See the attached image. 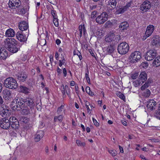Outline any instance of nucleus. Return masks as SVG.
Masks as SVG:
<instances>
[{
    "instance_id": "obj_7",
    "label": "nucleus",
    "mask_w": 160,
    "mask_h": 160,
    "mask_svg": "<svg viewBox=\"0 0 160 160\" xmlns=\"http://www.w3.org/2000/svg\"><path fill=\"white\" fill-rule=\"evenodd\" d=\"M154 29V27L153 25H150L148 26L145 33L143 36V40H145L146 38L150 36L153 32Z\"/></svg>"
},
{
    "instance_id": "obj_32",
    "label": "nucleus",
    "mask_w": 160,
    "mask_h": 160,
    "mask_svg": "<svg viewBox=\"0 0 160 160\" xmlns=\"http://www.w3.org/2000/svg\"><path fill=\"white\" fill-rule=\"evenodd\" d=\"M20 91L21 92L24 93L25 94H27L29 92V89L23 86H20L19 87Z\"/></svg>"
},
{
    "instance_id": "obj_30",
    "label": "nucleus",
    "mask_w": 160,
    "mask_h": 160,
    "mask_svg": "<svg viewBox=\"0 0 160 160\" xmlns=\"http://www.w3.org/2000/svg\"><path fill=\"white\" fill-rule=\"evenodd\" d=\"M117 2L116 0H109L108 2L107 5L111 7L114 8H115L117 5Z\"/></svg>"
},
{
    "instance_id": "obj_28",
    "label": "nucleus",
    "mask_w": 160,
    "mask_h": 160,
    "mask_svg": "<svg viewBox=\"0 0 160 160\" xmlns=\"http://www.w3.org/2000/svg\"><path fill=\"white\" fill-rule=\"evenodd\" d=\"M129 25L126 22H124L121 23L119 25V28L121 30L126 29L128 27Z\"/></svg>"
},
{
    "instance_id": "obj_63",
    "label": "nucleus",
    "mask_w": 160,
    "mask_h": 160,
    "mask_svg": "<svg viewBox=\"0 0 160 160\" xmlns=\"http://www.w3.org/2000/svg\"><path fill=\"white\" fill-rule=\"evenodd\" d=\"M61 91L62 93H65V90H64V87L63 85H62L61 86Z\"/></svg>"
},
{
    "instance_id": "obj_56",
    "label": "nucleus",
    "mask_w": 160,
    "mask_h": 160,
    "mask_svg": "<svg viewBox=\"0 0 160 160\" xmlns=\"http://www.w3.org/2000/svg\"><path fill=\"white\" fill-rule=\"evenodd\" d=\"M21 14H25L26 12L25 9L24 8H22L20 10Z\"/></svg>"
},
{
    "instance_id": "obj_33",
    "label": "nucleus",
    "mask_w": 160,
    "mask_h": 160,
    "mask_svg": "<svg viewBox=\"0 0 160 160\" xmlns=\"http://www.w3.org/2000/svg\"><path fill=\"white\" fill-rule=\"evenodd\" d=\"M153 65L157 67L160 65V57H157L155 58L154 61L153 62Z\"/></svg>"
},
{
    "instance_id": "obj_59",
    "label": "nucleus",
    "mask_w": 160,
    "mask_h": 160,
    "mask_svg": "<svg viewBox=\"0 0 160 160\" xmlns=\"http://www.w3.org/2000/svg\"><path fill=\"white\" fill-rule=\"evenodd\" d=\"M86 91L87 93H89L90 91V87H86Z\"/></svg>"
},
{
    "instance_id": "obj_51",
    "label": "nucleus",
    "mask_w": 160,
    "mask_h": 160,
    "mask_svg": "<svg viewBox=\"0 0 160 160\" xmlns=\"http://www.w3.org/2000/svg\"><path fill=\"white\" fill-rule=\"evenodd\" d=\"M51 13L53 18H58L57 14L55 11L52 10Z\"/></svg>"
},
{
    "instance_id": "obj_35",
    "label": "nucleus",
    "mask_w": 160,
    "mask_h": 160,
    "mask_svg": "<svg viewBox=\"0 0 160 160\" xmlns=\"http://www.w3.org/2000/svg\"><path fill=\"white\" fill-rule=\"evenodd\" d=\"M63 119V116L62 115H60L58 116H55L54 118V120L56 122H61Z\"/></svg>"
},
{
    "instance_id": "obj_21",
    "label": "nucleus",
    "mask_w": 160,
    "mask_h": 160,
    "mask_svg": "<svg viewBox=\"0 0 160 160\" xmlns=\"http://www.w3.org/2000/svg\"><path fill=\"white\" fill-rule=\"evenodd\" d=\"M44 132L42 130H40L37 132L34 138L36 142H38L43 137Z\"/></svg>"
},
{
    "instance_id": "obj_26",
    "label": "nucleus",
    "mask_w": 160,
    "mask_h": 160,
    "mask_svg": "<svg viewBox=\"0 0 160 160\" xmlns=\"http://www.w3.org/2000/svg\"><path fill=\"white\" fill-rule=\"evenodd\" d=\"M5 34L7 37H13L14 36L15 33L12 29L10 28L6 31Z\"/></svg>"
},
{
    "instance_id": "obj_37",
    "label": "nucleus",
    "mask_w": 160,
    "mask_h": 160,
    "mask_svg": "<svg viewBox=\"0 0 160 160\" xmlns=\"http://www.w3.org/2000/svg\"><path fill=\"white\" fill-rule=\"evenodd\" d=\"M155 116L157 118L160 119V104L159 105L158 109L157 110Z\"/></svg>"
},
{
    "instance_id": "obj_40",
    "label": "nucleus",
    "mask_w": 160,
    "mask_h": 160,
    "mask_svg": "<svg viewBox=\"0 0 160 160\" xmlns=\"http://www.w3.org/2000/svg\"><path fill=\"white\" fill-rule=\"evenodd\" d=\"M76 143L78 146L84 147L85 145V143L82 142L79 140H76Z\"/></svg>"
},
{
    "instance_id": "obj_20",
    "label": "nucleus",
    "mask_w": 160,
    "mask_h": 160,
    "mask_svg": "<svg viewBox=\"0 0 160 160\" xmlns=\"http://www.w3.org/2000/svg\"><path fill=\"white\" fill-rule=\"evenodd\" d=\"M17 102L18 101L17 98L14 99L11 102V107L14 110H20V106L18 105Z\"/></svg>"
},
{
    "instance_id": "obj_8",
    "label": "nucleus",
    "mask_w": 160,
    "mask_h": 160,
    "mask_svg": "<svg viewBox=\"0 0 160 160\" xmlns=\"http://www.w3.org/2000/svg\"><path fill=\"white\" fill-rule=\"evenodd\" d=\"M157 55V52L154 49L148 51L145 55V58L148 61L153 60Z\"/></svg>"
},
{
    "instance_id": "obj_16",
    "label": "nucleus",
    "mask_w": 160,
    "mask_h": 160,
    "mask_svg": "<svg viewBox=\"0 0 160 160\" xmlns=\"http://www.w3.org/2000/svg\"><path fill=\"white\" fill-rule=\"evenodd\" d=\"M18 27L19 29L22 31H28V23L26 22L23 21L20 22L18 24Z\"/></svg>"
},
{
    "instance_id": "obj_58",
    "label": "nucleus",
    "mask_w": 160,
    "mask_h": 160,
    "mask_svg": "<svg viewBox=\"0 0 160 160\" xmlns=\"http://www.w3.org/2000/svg\"><path fill=\"white\" fill-rule=\"evenodd\" d=\"M97 7V5H92V6H90V8L91 9H95Z\"/></svg>"
},
{
    "instance_id": "obj_36",
    "label": "nucleus",
    "mask_w": 160,
    "mask_h": 160,
    "mask_svg": "<svg viewBox=\"0 0 160 160\" xmlns=\"http://www.w3.org/2000/svg\"><path fill=\"white\" fill-rule=\"evenodd\" d=\"M20 121L22 122L25 123H27L28 122L29 119L27 117H22L20 118Z\"/></svg>"
},
{
    "instance_id": "obj_48",
    "label": "nucleus",
    "mask_w": 160,
    "mask_h": 160,
    "mask_svg": "<svg viewBox=\"0 0 160 160\" xmlns=\"http://www.w3.org/2000/svg\"><path fill=\"white\" fill-rule=\"evenodd\" d=\"M65 63V60L64 58L62 60H59V66L61 67L62 65Z\"/></svg>"
},
{
    "instance_id": "obj_14",
    "label": "nucleus",
    "mask_w": 160,
    "mask_h": 160,
    "mask_svg": "<svg viewBox=\"0 0 160 160\" xmlns=\"http://www.w3.org/2000/svg\"><path fill=\"white\" fill-rule=\"evenodd\" d=\"M151 7L150 2L148 1H144L141 5L140 10L143 12H147L148 10L150 9Z\"/></svg>"
},
{
    "instance_id": "obj_57",
    "label": "nucleus",
    "mask_w": 160,
    "mask_h": 160,
    "mask_svg": "<svg viewBox=\"0 0 160 160\" xmlns=\"http://www.w3.org/2000/svg\"><path fill=\"white\" fill-rule=\"evenodd\" d=\"M57 3V2L56 0H51V4L53 5H55Z\"/></svg>"
},
{
    "instance_id": "obj_52",
    "label": "nucleus",
    "mask_w": 160,
    "mask_h": 160,
    "mask_svg": "<svg viewBox=\"0 0 160 160\" xmlns=\"http://www.w3.org/2000/svg\"><path fill=\"white\" fill-rule=\"evenodd\" d=\"M138 76L137 73H134L132 75L131 78L133 79H135L137 78Z\"/></svg>"
},
{
    "instance_id": "obj_5",
    "label": "nucleus",
    "mask_w": 160,
    "mask_h": 160,
    "mask_svg": "<svg viewBox=\"0 0 160 160\" xmlns=\"http://www.w3.org/2000/svg\"><path fill=\"white\" fill-rule=\"evenodd\" d=\"M108 18V14L106 12H104L96 18V21L99 24H103L107 20Z\"/></svg>"
},
{
    "instance_id": "obj_4",
    "label": "nucleus",
    "mask_w": 160,
    "mask_h": 160,
    "mask_svg": "<svg viewBox=\"0 0 160 160\" xmlns=\"http://www.w3.org/2000/svg\"><path fill=\"white\" fill-rule=\"evenodd\" d=\"M141 58V53L138 51H135L130 54L129 59L130 62L134 63L138 61Z\"/></svg>"
},
{
    "instance_id": "obj_24",
    "label": "nucleus",
    "mask_w": 160,
    "mask_h": 160,
    "mask_svg": "<svg viewBox=\"0 0 160 160\" xmlns=\"http://www.w3.org/2000/svg\"><path fill=\"white\" fill-rule=\"evenodd\" d=\"M18 79L20 81L23 82L26 81L27 78V74L24 72H22L17 75Z\"/></svg>"
},
{
    "instance_id": "obj_25",
    "label": "nucleus",
    "mask_w": 160,
    "mask_h": 160,
    "mask_svg": "<svg viewBox=\"0 0 160 160\" xmlns=\"http://www.w3.org/2000/svg\"><path fill=\"white\" fill-rule=\"evenodd\" d=\"M147 78V74L145 72H141L139 77V79L142 82H144Z\"/></svg>"
},
{
    "instance_id": "obj_22",
    "label": "nucleus",
    "mask_w": 160,
    "mask_h": 160,
    "mask_svg": "<svg viewBox=\"0 0 160 160\" xmlns=\"http://www.w3.org/2000/svg\"><path fill=\"white\" fill-rule=\"evenodd\" d=\"M25 102V105H28L30 108L32 109V108L33 107L34 105L33 99L30 98H27L26 99H24Z\"/></svg>"
},
{
    "instance_id": "obj_42",
    "label": "nucleus",
    "mask_w": 160,
    "mask_h": 160,
    "mask_svg": "<svg viewBox=\"0 0 160 160\" xmlns=\"http://www.w3.org/2000/svg\"><path fill=\"white\" fill-rule=\"evenodd\" d=\"M117 96L120 98L121 99L124 100L125 99V97L124 95L121 92H118L117 94Z\"/></svg>"
},
{
    "instance_id": "obj_34",
    "label": "nucleus",
    "mask_w": 160,
    "mask_h": 160,
    "mask_svg": "<svg viewBox=\"0 0 160 160\" xmlns=\"http://www.w3.org/2000/svg\"><path fill=\"white\" fill-rule=\"evenodd\" d=\"M133 84L135 87H138L142 84L144 82L138 79L133 82Z\"/></svg>"
},
{
    "instance_id": "obj_17",
    "label": "nucleus",
    "mask_w": 160,
    "mask_h": 160,
    "mask_svg": "<svg viewBox=\"0 0 160 160\" xmlns=\"http://www.w3.org/2000/svg\"><path fill=\"white\" fill-rule=\"evenodd\" d=\"M147 107L149 110H152L155 108V107L156 105V102L153 100H150L147 102Z\"/></svg>"
},
{
    "instance_id": "obj_9",
    "label": "nucleus",
    "mask_w": 160,
    "mask_h": 160,
    "mask_svg": "<svg viewBox=\"0 0 160 160\" xmlns=\"http://www.w3.org/2000/svg\"><path fill=\"white\" fill-rule=\"evenodd\" d=\"M0 127L3 129H8L10 127V119L2 118L0 121Z\"/></svg>"
},
{
    "instance_id": "obj_6",
    "label": "nucleus",
    "mask_w": 160,
    "mask_h": 160,
    "mask_svg": "<svg viewBox=\"0 0 160 160\" xmlns=\"http://www.w3.org/2000/svg\"><path fill=\"white\" fill-rule=\"evenodd\" d=\"M29 33V30L26 32L27 34L24 33L23 32L21 31L18 32L16 34L17 38L21 42H24L27 41V37Z\"/></svg>"
},
{
    "instance_id": "obj_31",
    "label": "nucleus",
    "mask_w": 160,
    "mask_h": 160,
    "mask_svg": "<svg viewBox=\"0 0 160 160\" xmlns=\"http://www.w3.org/2000/svg\"><path fill=\"white\" fill-rule=\"evenodd\" d=\"M18 104L20 106V110L22 109L23 107L25 105L24 99L23 98H17Z\"/></svg>"
},
{
    "instance_id": "obj_55",
    "label": "nucleus",
    "mask_w": 160,
    "mask_h": 160,
    "mask_svg": "<svg viewBox=\"0 0 160 160\" xmlns=\"http://www.w3.org/2000/svg\"><path fill=\"white\" fill-rule=\"evenodd\" d=\"M63 73L64 77H66L67 76V70L65 68L63 69Z\"/></svg>"
},
{
    "instance_id": "obj_50",
    "label": "nucleus",
    "mask_w": 160,
    "mask_h": 160,
    "mask_svg": "<svg viewBox=\"0 0 160 160\" xmlns=\"http://www.w3.org/2000/svg\"><path fill=\"white\" fill-rule=\"evenodd\" d=\"M105 25L108 27H110L112 25V23L110 21H108L105 23Z\"/></svg>"
},
{
    "instance_id": "obj_19",
    "label": "nucleus",
    "mask_w": 160,
    "mask_h": 160,
    "mask_svg": "<svg viewBox=\"0 0 160 160\" xmlns=\"http://www.w3.org/2000/svg\"><path fill=\"white\" fill-rule=\"evenodd\" d=\"M8 56V52L6 49L4 47L0 48V59L4 60Z\"/></svg>"
},
{
    "instance_id": "obj_62",
    "label": "nucleus",
    "mask_w": 160,
    "mask_h": 160,
    "mask_svg": "<svg viewBox=\"0 0 160 160\" xmlns=\"http://www.w3.org/2000/svg\"><path fill=\"white\" fill-rule=\"evenodd\" d=\"M70 84L71 86H73L75 84V83L74 81H72L70 82Z\"/></svg>"
},
{
    "instance_id": "obj_49",
    "label": "nucleus",
    "mask_w": 160,
    "mask_h": 160,
    "mask_svg": "<svg viewBox=\"0 0 160 160\" xmlns=\"http://www.w3.org/2000/svg\"><path fill=\"white\" fill-rule=\"evenodd\" d=\"M121 39V36L120 35H117L114 37V42H118L119 41V40Z\"/></svg>"
},
{
    "instance_id": "obj_43",
    "label": "nucleus",
    "mask_w": 160,
    "mask_h": 160,
    "mask_svg": "<svg viewBox=\"0 0 160 160\" xmlns=\"http://www.w3.org/2000/svg\"><path fill=\"white\" fill-rule=\"evenodd\" d=\"M53 23L54 24V25L56 27H58L59 25L58 22V18H53Z\"/></svg>"
},
{
    "instance_id": "obj_3",
    "label": "nucleus",
    "mask_w": 160,
    "mask_h": 160,
    "mask_svg": "<svg viewBox=\"0 0 160 160\" xmlns=\"http://www.w3.org/2000/svg\"><path fill=\"white\" fill-rule=\"evenodd\" d=\"M129 49V46L128 43L125 42L121 43L118 46V52L121 54H126L128 52Z\"/></svg>"
},
{
    "instance_id": "obj_27",
    "label": "nucleus",
    "mask_w": 160,
    "mask_h": 160,
    "mask_svg": "<svg viewBox=\"0 0 160 160\" xmlns=\"http://www.w3.org/2000/svg\"><path fill=\"white\" fill-rule=\"evenodd\" d=\"M104 49L106 52L109 54L113 53L114 50L113 46L111 45L105 47Z\"/></svg>"
},
{
    "instance_id": "obj_46",
    "label": "nucleus",
    "mask_w": 160,
    "mask_h": 160,
    "mask_svg": "<svg viewBox=\"0 0 160 160\" xmlns=\"http://www.w3.org/2000/svg\"><path fill=\"white\" fill-rule=\"evenodd\" d=\"M92 120L94 125L97 127H98L99 125V124L97 120L93 118H92Z\"/></svg>"
},
{
    "instance_id": "obj_44",
    "label": "nucleus",
    "mask_w": 160,
    "mask_h": 160,
    "mask_svg": "<svg viewBox=\"0 0 160 160\" xmlns=\"http://www.w3.org/2000/svg\"><path fill=\"white\" fill-rule=\"evenodd\" d=\"M148 65V63L147 62H142L141 65V67L144 69L147 68Z\"/></svg>"
},
{
    "instance_id": "obj_18",
    "label": "nucleus",
    "mask_w": 160,
    "mask_h": 160,
    "mask_svg": "<svg viewBox=\"0 0 160 160\" xmlns=\"http://www.w3.org/2000/svg\"><path fill=\"white\" fill-rule=\"evenodd\" d=\"M131 2L128 3L125 6L119 8L116 11V13L118 14L124 12L129 7L132 6V5H131Z\"/></svg>"
},
{
    "instance_id": "obj_39",
    "label": "nucleus",
    "mask_w": 160,
    "mask_h": 160,
    "mask_svg": "<svg viewBox=\"0 0 160 160\" xmlns=\"http://www.w3.org/2000/svg\"><path fill=\"white\" fill-rule=\"evenodd\" d=\"M92 106L89 103H87L86 104V107L87 108L88 112H91V111L92 110Z\"/></svg>"
},
{
    "instance_id": "obj_2",
    "label": "nucleus",
    "mask_w": 160,
    "mask_h": 160,
    "mask_svg": "<svg viewBox=\"0 0 160 160\" xmlns=\"http://www.w3.org/2000/svg\"><path fill=\"white\" fill-rule=\"evenodd\" d=\"M4 85L7 88L11 89H15L18 86L16 80L12 77H9L6 78L4 82Z\"/></svg>"
},
{
    "instance_id": "obj_29",
    "label": "nucleus",
    "mask_w": 160,
    "mask_h": 160,
    "mask_svg": "<svg viewBox=\"0 0 160 160\" xmlns=\"http://www.w3.org/2000/svg\"><path fill=\"white\" fill-rule=\"evenodd\" d=\"M22 109V114L24 115H28L30 114L32 111V109H30L28 107L24 106Z\"/></svg>"
},
{
    "instance_id": "obj_41",
    "label": "nucleus",
    "mask_w": 160,
    "mask_h": 160,
    "mask_svg": "<svg viewBox=\"0 0 160 160\" xmlns=\"http://www.w3.org/2000/svg\"><path fill=\"white\" fill-rule=\"evenodd\" d=\"M108 151L112 157L115 156L117 154L116 151L115 150L108 149Z\"/></svg>"
},
{
    "instance_id": "obj_64",
    "label": "nucleus",
    "mask_w": 160,
    "mask_h": 160,
    "mask_svg": "<svg viewBox=\"0 0 160 160\" xmlns=\"http://www.w3.org/2000/svg\"><path fill=\"white\" fill-rule=\"evenodd\" d=\"M56 42L58 45L61 43V41L59 39H57L56 41Z\"/></svg>"
},
{
    "instance_id": "obj_60",
    "label": "nucleus",
    "mask_w": 160,
    "mask_h": 160,
    "mask_svg": "<svg viewBox=\"0 0 160 160\" xmlns=\"http://www.w3.org/2000/svg\"><path fill=\"white\" fill-rule=\"evenodd\" d=\"M57 72L58 74H60L62 72V70L59 68H58L57 69Z\"/></svg>"
},
{
    "instance_id": "obj_38",
    "label": "nucleus",
    "mask_w": 160,
    "mask_h": 160,
    "mask_svg": "<svg viewBox=\"0 0 160 160\" xmlns=\"http://www.w3.org/2000/svg\"><path fill=\"white\" fill-rule=\"evenodd\" d=\"M64 106L63 105H62L59 107L57 109V112L58 114H60L61 112L64 110Z\"/></svg>"
},
{
    "instance_id": "obj_15",
    "label": "nucleus",
    "mask_w": 160,
    "mask_h": 160,
    "mask_svg": "<svg viewBox=\"0 0 160 160\" xmlns=\"http://www.w3.org/2000/svg\"><path fill=\"white\" fill-rule=\"evenodd\" d=\"M153 46L158 47L160 46V37L158 35L153 36L151 42Z\"/></svg>"
},
{
    "instance_id": "obj_12",
    "label": "nucleus",
    "mask_w": 160,
    "mask_h": 160,
    "mask_svg": "<svg viewBox=\"0 0 160 160\" xmlns=\"http://www.w3.org/2000/svg\"><path fill=\"white\" fill-rule=\"evenodd\" d=\"M21 4L20 0H9L8 5L9 8L11 9H15Z\"/></svg>"
},
{
    "instance_id": "obj_13",
    "label": "nucleus",
    "mask_w": 160,
    "mask_h": 160,
    "mask_svg": "<svg viewBox=\"0 0 160 160\" xmlns=\"http://www.w3.org/2000/svg\"><path fill=\"white\" fill-rule=\"evenodd\" d=\"M115 32L112 31L109 32L105 37V41L108 42H114Z\"/></svg>"
},
{
    "instance_id": "obj_47",
    "label": "nucleus",
    "mask_w": 160,
    "mask_h": 160,
    "mask_svg": "<svg viewBox=\"0 0 160 160\" xmlns=\"http://www.w3.org/2000/svg\"><path fill=\"white\" fill-rule=\"evenodd\" d=\"M148 87V83L146 82L141 87V89L142 90H145V88H147Z\"/></svg>"
},
{
    "instance_id": "obj_53",
    "label": "nucleus",
    "mask_w": 160,
    "mask_h": 160,
    "mask_svg": "<svg viewBox=\"0 0 160 160\" xmlns=\"http://www.w3.org/2000/svg\"><path fill=\"white\" fill-rule=\"evenodd\" d=\"M6 93L7 96L8 97H9L11 95V93L9 90L6 91Z\"/></svg>"
},
{
    "instance_id": "obj_61",
    "label": "nucleus",
    "mask_w": 160,
    "mask_h": 160,
    "mask_svg": "<svg viewBox=\"0 0 160 160\" xmlns=\"http://www.w3.org/2000/svg\"><path fill=\"white\" fill-rule=\"evenodd\" d=\"M152 142H158V139H150Z\"/></svg>"
},
{
    "instance_id": "obj_11",
    "label": "nucleus",
    "mask_w": 160,
    "mask_h": 160,
    "mask_svg": "<svg viewBox=\"0 0 160 160\" xmlns=\"http://www.w3.org/2000/svg\"><path fill=\"white\" fill-rule=\"evenodd\" d=\"M11 114L9 109L6 107L5 106L1 107L0 110V115L3 118H6V117H9Z\"/></svg>"
},
{
    "instance_id": "obj_45",
    "label": "nucleus",
    "mask_w": 160,
    "mask_h": 160,
    "mask_svg": "<svg viewBox=\"0 0 160 160\" xmlns=\"http://www.w3.org/2000/svg\"><path fill=\"white\" fill-rule=\"evenodd\" d=\"M89 71H88L87 73H85V78L88 82L89 84L90 83V79L88 76Z\"/></svg>"
},
{
    "instance_id": "obj_1",
    "label": "nucleus",
    "mask_w": 160,
    "mask_h": 160,
    "mask_svg": "<svg viewBox=\"0 0 160 160\" xmlns=\"http://www.w3.org/2000/svg\"><path fill=\"white\" fill-rule=\"evenodd\" d=\"M5 45L7 49L13 53L17 52L18 48L17 47V41L13 38H7L4 41Z\"/></svg>"
},
{
    "instance_id": "obj_23",
    "label": "nucleus",
    "mask_w": 160,
    "mask_h": 160,
    "mask_svg": "<svg viewBox=\"0 0 160 160\" xmlns=\"http://www.w3.org/2000/svg\"><path fill=\"white\" fill-rule=\"evenodd\" d=\"M78 29V35L79 37L81 38L82 36V31H83V34L84 35L86 32V30L85 28L84 25V24L80 25Z\"/></svg>"
},
{
    "instance_id": "obj_10",
    "label": "nucleus",
    "mask_w": 160,
    "mask_h": 160,
    "mask_svg": "<svg viewBox=\"0 0 160 160\" xmlns=\"http://www.w3.org/2000/svg\"><path fill=\"white\" fill-rule=\"evenodd\" d=\"M10 126L14 129H18L19 127V122L15 117H11L10 118Z\"/></svg>"
},
{
    "instance_id": "obj_54",
    "label": "nucleus",
    "mask_w": 160,
    "mask_h": 160,
    "mask_svg": "<svg viewBox=\"0 0 160 160\" xmlns=\"http://www.w3.org/2000/svg\"><path fill=\"white\" fill-rule=\"evenodd\" d=\"M146 94H145L146 96L147 97H148L150 95V91L149 90H146Z\"/></svg>"
}]
</instances>
